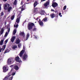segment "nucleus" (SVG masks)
<instances>
[{"instance_id":"obj_8","label":"nucleus","mask_w":80,"mask_h":80,"mask_svg":"<svg viewBox=\"0 0 80 80\" xmlns=\"http://www.w3.org/2000/svg\"><path fill=\"white\" fill-rule=\"evenodd\" d=\"M52 6L53 8H55V7H57L58 6V4L55 2L52 4Z\"/></svg>"},{"instance_id":"obj_2","label":"nucleus","mask_w":80,"mask_h":80,"mask_svg":"<svg viewBox=\"0 0 80 80\" xmlns=\"http://www.w3.org/2000/svg\"><path fill=\"white\" fill-rule=\"evenodd\" d=\"M7 6H8V7H10V4L8 3L5 4L4 6V10H7L8 12L10 13L11 10L12 9V7L10 6L8 8H7Z\"/></svg>"},{"instance_id":"obj_10","label":"nucleus","mask_w":80,"mask_h":80,"mask_svg":"<svg viewBox=\"0 0 80 80\" xmlns=\"http://www.w3.org/2000/svg\"><path fill=\"white\" fill-rule=\"evenodd\" d=\"M38 8H34V10H33V13H38Z\"/></svg>"},{"instance_id":"obj_22","label":"nucleus","mask_w":80,"mask_h":80,"mask_svg":"<svg viewBox=\"0 0 80 80\" xmlns=\"http://www.w3.org/2000/svg\"><path fill=\"white\" fill-rule=\"evenodd\" d=\"M20 18H17L16 20V22H17L18 23L20 22Z\"/></svg>"},{"instance_id":"obj_44","label":"nucleus","mask_w":80,"mask_h":80,"mask_svg":"<svg viewBox=\"0 0 80 80\" xmlns=\"http://www.w3.org/2000/svg\"><path fill=\"white\" fill-rule=\"evenodd\" d=\"M13 76H12V77H11L10 78L11 80H12V79H13Z\"/></svg>"},{"instance_id":"obj_33","label":"nucleus","mask_w":80,"mask_h":80,"mask_svg":"<svg viewBox=\"0 0 80 80\" xmlns=\"http://www.w3.org/2000/svg\"><path fill=\"white\" fill-rule=\"evenodd\" d=\"M66 8H67V6H65L63 8V10H65L66 9Z\"/></svg>"},{"instance_id":"obj_20","label":"nucleus","mask_w":80,"mask_h":80,"mask_svg":"<svg viewBox=\"0 0 80 80\" xmlns=\"http://www.w3.org/2000/svg\"><path fill=\"white\" fill-rule=\"evenodd\" d=\"M30 37V34L29 33H27V35H26V38L25 40H28V37Z\"/></svg>"},{"instance_id":"obj_18","label":"nucleus","mask_w":80,"mask_h":80,"mask_svg":"<svg viewBox=\"0 0 80 80\" xmlns=\"http://www.w3.org/2000/svg\"><path fill=\"white\" fill-rule=\"evenodd\" d=\"M10 78V75H8L6 76L3 79V80H7Z\"/></svg>"},{"instance_id":"obj_36","label":"nucleus","mask_w":80,"mask_h":80,"mask_svg":"<svg viewBox=\"0 0 80 80\" xmlns=\"http://www.w3.org/2000/svg\"><path fill=\"white\" fill-rule=\"evenodd\" d=\"M14 27H15L16 28H17L18 27V25L17 24L16 26L15 25H14Z\"/></svg>"},{"instance_id":"obj_41","label":"nucleus","mask_w":80,"mask_h":80,"mask_svg":"<svg viewBox=\"0 0 80 80\" xmlns=\"http://www.w3.org/2000/svg\"><path fill=\"white\" fill-rule=\"evenodd\" d=\"M10 28H9L8 30V33H9V32H10Z\"/></svg>"},{"instance_id":"obj_24","label":"nucleus","mask_w":80,"mask_h":80,"mask_svg":"<svg viewBox=\"0 0 80 80\" xmlns=\"http://www.w3.org/2000/svg\"><path fill=\"white\" fill-rule=\"evenodd\" d=\"M14 68L15 70H18V67L17 65H15L14 66Z\"/></svg>"},{"instance_id":"obj_60","label":"nucleus","mask_w":80,"mask_h":80,"mask_svg":"<svg viewBox=\"0 0 80 80\" xmlns=\"http://www.w3.org/2000/svg\"><path fill=\"white\" fill-rule=\"evenodd\" d=\"M30 0H27V1H29Z\"/></svg>"},{"instance_id":"obj_47","label":"nucleus","mask_w":80,"mask_h":80,"mask_svg":"<svg viewBox=\"0 0 80 80\" xmlns=\"http://www.w3.org/2000/svg\"><path fill=\"white\" fill-rule=\"evenodd\" d=\"M21 5H23V1H22L21 3Z\"/></svg>"},{"instance_id":"obj_21","label":"nucleus","mask_w":80,"mask_h":80,"mask_svg":"<svg viewBox=\"0 0 80 80\" xmlns=\"http://www.w3.org/2000/svg\"><path fill=\"white\" fill-rule=\"evenodd\" d=\"M3 41H4V39H3L0 42V45H3Z\"/></svg>"},{"instance_id":"obj_15","label":"nucleus","mask_w":80,"mask_h":80,"mask_svg":"<svg viewBox=\"0 0 80 80\" xmlns=\"http://www.w3.org/2000/svg\"><path fill=\"white\" fill-rule=\"evenodd\" d=\"M4 28L3 27L1 28V31L0 32V35H2V33H3L4 32Z\"/></svg>"},{"instance_id":"obj_46","label":"nucleus","mask_w":80,"mask_h":80,"mask_svg":"<svg viewBox=\"0 0 80 80\" xmlns=\"http://www.w3.org/2000/svg\"><path fill=\"white\" fill-rule=\"evenodd\" d=\"M51 12H54L55 11V10H53V9H51Z\"/></svg>"},{"instance_id":"obj_28","label":"nucleus","mask_w":80,"mask_h":80,"mask_svg":"<svg viewBox=\"0 0 80 80\" xmlns=\"http://www.w3.org/2000/svg\"><path fill=\"white\" fill-rule=\"evenodd\" d=\"M14 18H15V15H13L11 17V19L12 20H13L14 19Z\"/></svg>"},{"instance_id":"obj_37","label":"nucleus","mask_w":80,"mask_h":80,"mask_svg":"<svg viewBox=\"0 0 80 80\" xmlns=\"http://www.w3.org/2000/svg\"><path fill=\"white\" fill-rule=\"evenodd\" d=\"M25 5H26V4L25 3L22 6V8H25Z\"/></svg>"},{"instance_id":"obj_49","label":"nucleus","mask_w":80,"mask_h":80,"mask_svg":"<svg viewBox=\"0 0 80 80\" xmlns=\"http://www.w3.org/2000/svg\"><path fill=\"white\" fill-rule=\"evenodd\" d=\"M13 65H11L10 66V67L12 68L13 67Z\"/></svg>"},{"instance_id":"obj_4","label":"nucleus","mask_w":80,"mask_h":80,"mask_svg":"<svg viewBox=\"0 0 80 80\" xmlns=\"http://www.w3.org/2000/svg\"><path fill=\"white\" fill-rule=\"evenodd\" d=\"M15 60L17 62H19V63H20L21 62V61H20V59L19 58V57L17 56L15 58Z\"/></svg>"},{"instance_id":"obj_35","label":"nucleus","mask_w":80,"mask_h":80,"mask_svg":"<svg viewBox=\"0 0 80 80\" xmlns=\"http://www.w3.org/2000/svg\"><path fill=\"white\" fill-rule=\"evenodd\" d=\"M5 47H6V45H3L2 48H4L3 50L5 48Z\"/></svg>"},{"instance_id":"obj_39","label":"nucleus","mask_w":80,"mask_h":80,"mask_svg":"<svg viewBox=\"0 0 80 80\" xmlns=\"http://www.w3.org/2000/svg\"><path fill=\"white\" fill-rule=\"evenodd\" d=\"M8 39H7L5 41V43H7L8 42Z\"/></svg>"},{"instance_id":"obj_11","label":"nucleus","mask_w":80,"mask_h":80,"mask_svg":"<svg viewBox=\"0 0 80 80\" xmlns=\"http://www.w3.org/2000/svg\"><path fill=\"white\" fill-rule=\"evenodd\" d=\"M15 38H16L15 36H13V37H12L11 39V42L13 43L14 42L15 40Z\"/></svg>"},{"instance_id":"obj_53","label":"nucleus","mask_w":80,"mask_h":80,"mask_svg":"<svg viewBox=\"0 0 80 80\" xmlns=\"http://www.w3.org/2000/svg\"><path fill=\"white\" fill-rule=\"evenodd\" d=\"M56 0H53V2H55V1Z\"/></svg>"},{"instance_id":"obj_26","label":"nucleus","mask_w":80,"mask_h":80,"mask_svg":"<svg viewBox=\"0 0 80 80\" xmlns=\"http://www.w3.org/2000/svg\"><path fill=\"white\" fill-rule=\"evenodd\" d=\"M9 51H10V50H9V49H7L5 50V51L4 52V53H8L9 52Z\"/></svg>"},{"instance_id":"obj_14","label":"nucleus","mask_w":80,"mask_h":80,"mask_svg":"<svg viewBox=\"0 0 80 80\" xmlns=\"http://www.w3.org/2000/svg\"><path fill=\"white\" fill-rule=\"evenodd\" d=\"M39 13L41 15H45V11L43 10H41L40 12H39Z\"/></svg>"},{"instance_id":"obj_17","label":"nucleus","mask_w":80,"mask_h":80,"mask_svg":"<svg viewBox=\"0 0 80 80\" xmlns=\"http://www.w3.org/2000/svg\"><path fill=\"white\" fill-rule=\"evenodd\" d=\"M48 21V18H47V17H45L42 20V22H47Z\"/></svg>"},{"instance_id":"obj_43","label":"nucleus","mask_w":80,"mask_h":80,"mask_svg":"<svg viewBox=\"0 0 80 80\" xmlns=\"http://www.w3.org/2000/svg\"><path fill=\"white\" fill-rule=\"evenodd\" d=\"M56 17H58V13L56 14Z\"/></svg>"},{"instance_id":"obj_57","label":"nucleus","mask_w":80,"mask_h":80,"mask_svg":"<svg viewBox=\"0 0 80 80\" xmlns=\"http://www.w3.org/2000/svg\"><path fill=\"white\" fill-rule=\"evenodd\" d=\"M1 49V50H3V48H2Z\"/></svg>"},{"instance_id":"obj_31","label":"nucleus","mask_w":80,"mask_h":80,"mask_svg":"<svg viewBox=\"0 0 80 80\" xmlns=\"http://www.w3.org/2000/svg\"><path fill=\"white\" fill-rule=\"evenodd\" d=\"M4 15V13H3V12H2L0 13V16L1 17H2Z\"/></svg>"},{"instance_id":"obj_58","label":"nucleus","mask_w":80,"mask_h":80,"mask_svg":"<svg viewBox=\"0 0 80 80\" xmlns=\"http://www.w3.org/2000/svg\"><path fill=\"white\" fill-rule=\"evenodd\" d=\"M26 4H29V3H26Z\"/></svg>"},{"instance_id":"obj_50","label":"nucleus","mask_w":80,"mask_h":80,"mask_svg":"<svg viewBox=\"0 0 80 80\" xmlns=\"http://www.w3.org/2000/svg\"><path fill=\"white\" fill-rule=\"evenodd\" d=\"M34 38H35L36 39L37 38V36H35L34 37Z\"/></svg>"},{"instance_id":"obj_30","label":"nucleus","mask_w":80,"mask_h":80,"mask_svg":"<svg viewBox=\"0 0 80 80\" xmlns=\"http://www.w3.org/2000/svg\"><path fill=\"white\" fill-rule=\"evenodd\" d=\"M8 32H7L5 34V35H4V37H7V36L8 35Z\"/></svg>"},{"instance_id":"obj_52","label":"nucleus","mask_w":80,"mask_h":80,"mask_svg":"<svg viewBox=\"0 0 80 80\" xmlns=\"http://www.w3.org/2000/svg\"><path fill=\"white\" fill-rule=\"evenodd\" d=\"M2 52V49H1V48H0V53Z\"/></svg>"},{"instance_id":"obj_61","label":"nucleus","mask_w":80,"mask_h":80,"mask_svg":"<svg viewBox=\"0 0 80 80\" xmlns=\"http://www.w3.org/2000/svg\"><path fill=\"white\" fill-rule=\"evenodd\" d=\"M12 72V69L11 70L10 72Z\"/></svg>"},{"instance_id":"obj_55","label":"nucleus","mask_w":80,"mask_h":80,"mask_svg":"<svg viewBox=\"0 0 80 80\" xmlns=\"http://www.w3.org/2000/svg\"><path fill=\"white\" fill-rule=\"evenodd\" d=\"M0 10H1V6H0Z\"/></svg>"},{"instance_id":"obj_63","label":"nucleus","mask_w":80,"mask_h":80,"mask_svg":"<svg viewBox=\"0 0 80 80\" xmlns=\"http://www.w3.org/2000/svg\"><path fill=\"white\" fill-rule=\"evenodd\" d=\"M37 22H35V23H36Z\"/></svg>"},{"instance_id":"obj_27","label":"nucleus","mask_w":80,"mask_h":80,"mask_svg":"<svg viewBox=\"0 0 80 80\" xmlns=\"http://www.w3.org/2000/svg\"><path fill=\"white\" fill-rule=\"evenodd\" d=\"M18 48V47H17V45H14L12 47V48L13 49H15V48Z\"/></svg>"},{"instance_id":"obj_29","label":"nucleus","mask_w":80,"mask_h":80,"mask_svg":"<svg viewBox=\"0 0 80 80\" xmlns=\"http://www.w3.org/2000/svg\"><path fill=\"white\" fill-rule=\"evenodd\" d=\"M17 0H15L14 2H13V4L15 5H17Z\"/></svg>"},{"instance_id":"obj_19","label":"nucleus","mask_w":80,"mask_h":80,"mask_svg":"<svg viewBox=\"0 0 80 80\" xmlns=\"http://www.w3.org/2000/svg\"><path fill=\"white\" fill-rule=\"evenodd\" d=\"M20 35L21 36H22L24 38H25V33H24V32H20Z\"/></svg>"},{"instance_id":"obj_40","label":"nucleus","mask_w":80,"mask_h":80,"mask_svg":"<svg viewBox=\"0 0 80 80\" xmlns=\"http://www.w3.org/2000/svg\"><path fill=\"white\" fill-rule=\"evenodd\" d=\"M24 8L22 7V8H21V11H22H22H23V10H24Z\"/></svg>"},{"instance_id":"obj_51","label":"nucleus","mask_w":80,"mask_h":80,"mask_svg":"<svg viewBox=\"0 0 80 80\" xmlns=\"http://www.w3.org/2000/svg\"><path fill=\"white\" fill-rule=\"evenodd\" d=\"M7 24V22H5V24H4V25H6Z\"/></svg>"},{"instance_id":"obj_13","label":"nucleus","mask_w":80,"mask_h":80,"mask_svg":"<svg viewBox=\"0 0 80 80\" xmlns=\"http://www.w3.org/2000/svg\"><path fill=\"white\" fill-rule=\"evenodd\" d=\"M3 72H6L7 71H8V69L7 68V67L4 66L3 68Z\"/></svg>"},{"instance_id":"obj_1","label":"nucleus","mask_w":80,"mask_h":80,"mask_svg":"<svg viewBox=\"0 0 80 80\" xmlns=\"http://www.w3.org/2000/svg\"><path fill=\"white\" fill-rule=\"evenodd\" d=\"M35 26V24L33 22H30L29 23L28 25V28L29 30L32 32H35L37 30V28L36 27H34L33 29V27Z\"/></svg>"},{"instance_id":"obj_48","label":"nucleus","mask_w":80,"mask_h":80,"mask_svg":"<svg viewBox=\"0 0 80 80\" xmlns=\"http://www.w3.org/2000/svg\"><path fill=\"white\" fill-rule=\"evenodd\" d=\"M3 2H7V0H2Z\"/></svg>"},{"instance_id":"obj_54","label":"nucleus","mask_w":80,"mask_h":80,"mask_svg":"<svg viewBox=\"0 0 80 80\" xmlns=\"http://www.w3.org/2000/svg\"><path fill=\"white\" fill-rule=\"evenodd\" d=\"M5 18H6V17H5V16H4V17H3V19H5Z\"/></svg>"},{"instance_id":"obj_25","label":"nucleus","mask_w":80,"mask_h":80,"mask_svg":"<svg viewBox=\"0 0 80 80\" xmlns=\"http://www.w3.org/2000/svg\"><path fill=\"white\" fill-rule=\"evenodd\" d=\"M16 33H17V30L15 29L13 31V35H15Z\"/></svg>"},{"instance_id":"obj_38","label":"nucleus","mask_w":80,"mask_h":80,"mask_svg":"<svg viewBox=\"0 0 80 80\" xmlns=\"http://www.w3.org/2000/svg\"><path fill=\"white\" fill-rule=\"evenodd\" d=\"M21 46V44H19L18 45V48H20V47Z\"/></svg>"},{"instance_id":"obj_9","label":"nucleus","mask_w":80,"mask_h":80,"mask_svg":"<svg viewBox=\"0 0 80 80\" xmlns=\"http://www.w3.org/2000/svg\"><path fill=\"white\" fill-rule=\"evenodd\" d=\"M38 22L40 26H41L42 27L43 26V22L42 21H41L40 19H39V20L38 21Z\"/></svg>"},{"instance_id":"obj_34","label":"nucleus","mask_w":80,"mask_h":80,"mask_svg":"<svg viewBox=\"0 0 80 80\" xmlns=\"http://www.w3.org/2000/svg\"><path fill=\"white\" fill-rule=\"evenodd\" d=\"M59 15L60 17H62V13L61 12L59 13Z\"/></svg>"},{"instance_id":"obj_32","label":"nucleus","mask_w":80,"mask_h":80,"mask_svg":"<svg viewBox=\"0 0 80 80\" xmlns=\"http://www.w3.org/2000/svg\"><path fill=\"white\" fill-rule=\"evenodd\" d=\"M21 15V14L19 13L18 14V16H17V18H20V16Z\"/></svg>"},{"instance_id":"obj_3","label":"nucleus","mask_w":80,"mask_h":80,"mask_svg":"<svg viewBox=\"0 0 80 80\" xmlns=\"http://www.w3.org/2000/svg\"><path fill=\"white\" fill-rule=\"evenodd\" d=\"M25 47H24V46L23 50L21 51L19 53V56L20 57H22V56H23V53H24V52H25Z\"/></svg>"},{"instance_id":"obj_16","label":"nucleus","mask_w":80,"mask_h":80,"mask_svg":"<svg viewBox=\"0 0 80 80\" xmlns=\"http://www.w3.org/2000/svg\"><path fill=\"white\" fill-rule=\"evenodd\" d=\"M50 16V17H51L52 18H54L55 17V14H54V13H52L51 14Z\"/></svg>"},{"instance_id":"obj_45","label":"nucleus","mask_w":80,"mask_h":80,"mask_svg":"<svg viewBox=\"0 0 80 80\" xmlns=\"http://www.w3.org/2000/svg\"><path fill=\"white\" fill-rule=\"evenodd\" d=\"M46 0H41V2H44V1H45Z\"/></svg>"},{"instance_id":"obj_12","label":"nucleus","mask_w":80,"mask_h":80,"mask_svg":"<svg viewBox=\"0 0 80 80\" xmlns=\"http://www.w3.org/2000/svg\"><path fill=\"white\" fill-rule=\"evenodd\" d=\"M7 63L8 65H11V64H12V60L10 58H9L8 60Z\"/></svg>"},{"instance_id":"obj_56","label":"nucleus","mask_w":80,"mask_h":80,"mask_svg":"<svg viewBox=\"0 0 80 80\" xmlns=\"http://www.w3.org/2000/svg\"><path fill=\"white\" fill-rule=\"evenodd\" d=\"M36 20H38V18H36Z\"/></svg>"},{"instance_id":"obj_6","label":"nucleus","mask_w":80,"mask_h":80,"mask_svg":"<svg viewBox=\"0 0 80 80\" xmlns=\"http://www.w3.org/2000/svg\"><path fill=\"white\" fill-rule=\"evenodd\" d=\"M49 3H50V0H48L46 3H44V7H47L48 5H49Z\"/></svg>"},{"instance_id":"obj_23","label":"nucleus","mask_w":80,"mask_h":80,"mask_svg":"<svg viewBox=\"0 0 80 80\" xmlns=\"http://www.w3.org/2000/svg\"><path fill=\"white\" fill-rule=\"evenodd\" d=\"M33 5H34V7H36V5H37V1H36L35 2H34V4H33Z\"/></svg>"},{"instance_id":"obj_7","label":"nucleus","mask_w":80,"mask_h":80,"mask_svg":"<svg viewBox=\"0 0 80 80\" xmlns=\"http://www.w3.org/2000/svg\"><path fill=\"white\" fill-rule=\"evenodd\" d=\"M15 43H16V44H19L20 43V40L19 38H17L16 40V41Z\"/></svg>"},{"instance_id":"obj_64","label":"nucleus","mask_w":80,"mask_h":80,"mask_svg":"<svg viewBox=\"0 0 80 80\" xmlns=\"http://www.w3.org/2000/svg\"><path fill=\"white\" fill-rule=\"evenodd\" d=\"M51 64H52V63H51Z\"/></svg>"},{"instance_id":"obj_59","label":"nucleus","mask_w":80,"mask_h":80,"mask_svg":"<svg viewBox=\"0 0 80 80\" xmlns=\"http://www.w3.org/2000/svg\"><path fill=\"white\" fill-rule=\"evenodd\" d=\"M55 13H57V11H55Z\"/></svg>"},{"instance_id":"obj_42","label":"nucleus","mask_w":80,"mask_h":80,"mask_svg":"<svg viewBox=\"0 0 80 80\" xmlns=\"http://www.w3.org/2000/svg\"><path fill=\"white\" fill-rule=\"evenodd\" d=\"M12 75H15V72H13Z\"/></svg>"},{"instance_id":"obj_62","label":"nucleus","mask_w":80,"mask_h":80,"mask_svg":"<svg viewBox=\"0 0 80 80\" xmlns=\"http://www.w3.org/2000/svg\"><path fill=\"white\" fill-rule=\"evenodd\" d=\"M10 74V72H9V73H8V74Z\"/></svg>"},{"instance_id":"obj_5","label":"nucleus","mask_w":80,"mask_h":80,"mask_svg":"<svg viewBox=\"0 0 80 80\" xmlns=\"http://www.w3.org/2000/svg\"><path fill=\"white\" fill-rule=\"evenodd\" d=\"M27 58H28V55L26 54H24L22 57V58L24 60H26Z\"/></svg>"}]
</instances>
